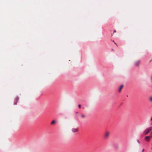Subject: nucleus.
Wrapping results in <instances>:
<instances>
[{"label":"nucleus","instance_id":"39448f33","mask_svg":"<svg viewBox=\"0 0 152 152\" xmlns=\"http://www.w3.org/2000/svg\"><path fill=\"white\" fill-rule=\"evenodd\" d=\"M140 61H137L135 64L136 66H138L140 64Z\"/></svg>","mask_w":152,"mask_h":152},{"label":"nucleus","instance_id":"dca6fc26","mask_svg":"<svg viewBox=\"0 0 152 152\" xmlns=\"http://www.w3.org/2000/svg\"><path fill=\"white\" fill-rule=\"evenodd\" d=\"M116 32V31H115V30H114V32Z\"/></svg>","mask_w":152,"mask_h":152},{"label":"nucleus","instance_id":"f8f14e48","mask_svg":"<svg viewBox=\"0 0 152 152\" xmlns=\"http://www.w3.org/2000/svg\"><path fill=\"white\" fill-rule=\"evenodd\" d=\"M150 134L151 135V136H150L151 137H152V132L150 133Z\"/></svg>","mask_w":152,"mask_h":152},{"label":"nucleus","instance_id":"6e6552de","mask_svg":"<svg viewBox=\"0 0 152 152\" xmlns=\"http://www.w3.org/2000/svg\"><path fill=\"white\" fill-rule=\"evenodd\" d=\"M55 121L53 120L51 122V124H53L55 123Z\"/></svg>","mask_w":152,"mask_h":152},{"label":"nucleus","instance_id":"1a4fd4ad","mask_svg":"<svg viewBox=\"0 0 152 152\" xmlns=\"http://www.w3.org/2000/svg\"><path fill=\"white\" fill-rule=\"evenodd\" d=\"M137 142L138 143V144H140V140H139L137 139Z\"/></svg>","mask_w":152,"mask_h":152},{"label":"nucleus","instance_id":"f03ea898","mask_svg":"<svg viewBox=\"0 0 152 152\" xmlns=\"http://www.w3.org/2000/svg\"><path fill=\"white\" fill-rule=\"evenodd\" d=\"M110 133L108 132H106L104 135V137L105 139H107L109 137Z\"/></svg>","mask_w":152,"mask_h":152},{"label":"nucleus","instance_id":"9d476101","mask_svg":"<svg viewBox=\"0 0 152 152\" xmlns=\"http://www.w3.org/2000/svg\"><path fill=\"white\" fill-rule=\"evenodd\" d=\"M149 99L151 101H152V96L149 98Z\"/></svg>","mask_w":152,"mask_h":152},{"label":"nucleus","instance_id":"0eeeda50","mask_svg":"<svg viewBox=\"0 0 152 152\" xmlns=\"http://www.w3.org/2000/svg\"><path fill=\"white\" fill-rule=\"evenodd\" d=\"M15 102H16V103H14V104H17V103L18 102V97H17L16 98H15Z\"/></svg>","mask_w":152,"mask_h":152},{"label":"nucleus","instance_id":"9b49d317","mask_svg":"<svg viewBox=\"0 0 152 152\" xmlns=\"http://www.w3.org/2000/svg\"><path fill=\"white\" fill-rule=\"evenodd\" d=\"M85 117V115H81V117L82 118H84Z\"/></svg>","mask_w":152,"mask_h":152},{"label":"nucleus","instance_id":"423d86ee","mask_svg":"<svg viewBox=\"0 0 152 152\" xmlns=\"http://www.w3.org/2000/svg\"><path fill=\"white\" fill-rule=\"evenodd\" d=\"M123 87V85H121V86H120V87L119 88V90H118V91L119 92H120L121 91V89Z\"/></svg>","mask_w":152,"mask_h":152},{"label":"nucleus","instance_id":"4468645a","mask_svg":"<svg viewBox=\"0 0 152 152\" xmlns=\"http://www.w3.org/2000/svg\"><path fill=\"white\" fill-rule=\"evenodd\" d=\"M144 149H143L142 151V152H144Z\"/></svg>","mask_w":152,"mask_h":152},{"label":"nucleus","instance_id":"ddd939ff","mask_svg":"<svg viewBox=\"0 0 152 152\" xmlns=\"http://www.w3.org/2000/svg\"><path fill=\"white\" fill-rule=\"evenodd\" d=\"M78 107L79 108H80V107H81V105L80 104H79L78 105Z\"/></svg>","mask_w":152,"mask_h":152},{"label":"nucleus","instance_id":"20e7f679","mask_svg":"<svg viewBox=\"0 0 152 152\" xmlns=\"http://www.w3.org/2000/svg\"><path fill=\"white\" fill-rule=\"evenodd\" d=\"M72 130L73 132H76L78 131V129L77 128H73L72 129Z\"/></svg>","mask_w":152,"mask_h":152},{"label":"nucleus","instance_id":"2eb2a0df","mask_svg":"<svg viewBox=\"0 0 152 152\" xmlns=\"http://www.w3.org/2000/svg\"><path fill=\"white\" fill-rule=\"evenodd\" d=\"M152 120V117H151V121Z\"/></svg>","mask_w":152,"mask_h":152},{"label":"nucleus","instance_id":"f257e3e1","mask_svg":"<svg viewBox=\"0 0 152 152\" xmlns=\"http://www.w3.org/2000/svg\"><path fill=\"white\" fill-rule=\"evenodd\" d=\"M152 129V126H150L146 128L143 132L144 135H147L148 134L150 131Z\"/></svg>","mask_w":152,"mask_h":152},{"label":"nucleus","instance_id":"7ed1b4c3","mask_svg":"<svg viewBox=\"0 0 152 152\" xmlns=\"http://www.w3.org/2000/svg\"><path fill=\"white\" fill-rule=\"evenodd\" d=\"M151 137L150 136H146L144 138L145 141L147 142H149Z\"/></svg>","mask_w":152,"mask_h":152}]
</instances>
